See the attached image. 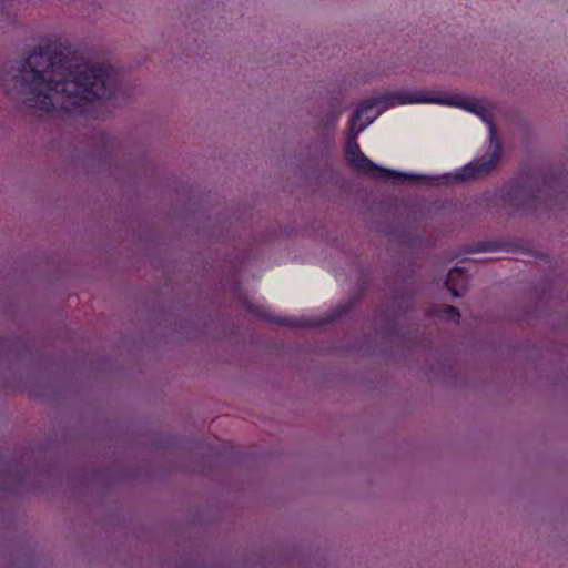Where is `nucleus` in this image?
Returning a JSON list of instances; mask_svg holds the SVG:
<instances>
[{
    "instance_id": "obj_1",
    "label": "nucleus",
    "mask_w": 568,
    "mask_h": 568,
    "mask_svg": "<svg viewBox=\"0 0 568 568\" xmlns=\"http://www.w3.org/2000/svg\"><path fill=\"white\" fill-rule=\"evenodd\" d=\"M7 97L19 113L41 120L57 111H82L95 102L122 103L120 74L104 64L89 65L51 44L36 48L1 78Z\"/></svg>"
},
{
    "instance_id": "obj_2",
    "label": "nucleus",
    "mask_w": 568,
    "mask_h": 568,
    "mask_svg": "<svg viewBox=\"0 0 568 568\" xmlns=\"http://www.w3.org/2000/svg\"><path fill=\"white\" fill-rule=\"evenodd\" d=\"M568 200L567 175L559 173L544 178L532 172H520L500 190L501 206L509 213H529L548 206L551 200Z\"/></svg>"
},
{
    "instance_id": "obj_3",
    "label": "nucleus",
    "mask_w": 568,
    "mask_h": 568,
    "mask_svg": "<svg viewBox=\"0 0 568 568\" xmlns=\"http://www.w3.org/2000/svg\"><path fill=\"white\" fill-rule=\"evenodd\" d=\"M438 104L457 106L478 115L489 129V152L463 166L455 173L454 180L462 182L487 175L496 168L501 156L500 143L493 113L480 101L466 98L463 94H454L447 98L439 97Z\"/></svg>"
},
{
    "instance_id": "obj_4",
    "label": "nucleus",
    "mask_w": 568,
    "mask_h": 568,
    "mask_svg": "<svg viewBox=\"0 0 568 568\" xmlns=\"http://www.w3.org/2000/svg\"><path fill=\"white\" fill-rule=\"evenodd\" d=\"M85 145L88 150L83 154L78 152L69 156L73 162L80 161L88 170H110L122 150L116 134L97 129L91 132Z\"/></svg>"
},
{
    "instance_id": "obj_5",
    "label": "nucleus",
    "mask_w": 568,
    "mask_h": 568,
    "mask_svg": "<svg viewBox=\"0 0 568 568\" xmlns=\"http://www.w3.org/2000/svg\"><path fill=\"white\" fill-rule=\"evenodd\" d=\"M347 164L361 174L374 180L393 181L398 183L430 182L434 178L420 174H409L375 164L361 150L356 139L347 138L345 144Z\"/></svg>"
},
{
    "instance_id": "obj_6",
    "label": "nucleus",
    "mask_w": 568,
    "mask_h": 568,
    "mask_svg": "<svg viewBox=\"0 0 568 568\" xmlns=\"http://www.w3.org/2000/svg\"><path fill=\"white\" fill-rule=\"evenodd\" d=\"M30 354L31 349L24 338L11 343L0 337V367L6 365L14 378L22 379L20 364L24 363Z\"/></svg>"
},
{
    "instance_id": "obj_7",
    "label": "nucleus",
    "mask_w": 568,
    "mask_h": 568,
    "mask_svg": "<svg viewBox=\"0 0 568 568\" xmlns=\"http://www.w3.org/2000/svg\"><path fill=\"white\" fill-rule=\"evenodd\" d=\"M354 306V302L349 301L345 304L338 305L336 308L332 310L327 313L326 317L322 321H313L307 318H292L286 317L285 324L286 328L288 327H317L323 326L325 324L333 323L343 316H345L347 313L351 312V310Z\"/></svg>"
},
{
    "instance_id": "obj_8",
    "label": "nucleus",
    "mask_w": 568,
    "mask_h": 568,
    "mask_svg": "<svg viewBox=\"0 0 568 568\" xmlns=\"http://www.w3.org/2000/svg\"><path fill=\"white\" fill-rule=\"evenodd\" d=\"M27 473L20 464L0 466V491H19Z\"/></svg>"
},
{
    "instance_id": "obj_9",
    "label": "nucleus",
    "mask_w": 568,
    "mask_h": 568,
    "mask_svg": "<svg viewBox=\"0 0 568 568\" xmlns=\"http://www.w3.org/2000/svg\"><path fill=\"white\" fill-rule=\"evenodd\" d=\"M389 98L393 99L390 104H413V103H436L439 102V97L433 95L423 90H403L389 92Z\"/></svg>"
},
{
    "instance_id": "obj_10",
    "label": "nucleus",
    "mask_w": 568,
    "mask_h": 568,
    "mask_svg": "<svg viewBox=\"0 0 568 568\" xmlns=\"http://www.w3.org/2000/svg\"><path fill=\"white\" fill-rule=\"evenodd\" d=\"M373 109V103L359 102L355 109L352 118L348 121V135L349 139H356L358 135L374 122L376 116H367L366 121L362 122V118Z\"/></svg>"
},
{
    "instance_id": "obj_11",
    "label": "nucleus",
    "mask_w": 568,
    "mask_h": 568,
    "mask_svg": "<svg viewBox=\"0 0 568 568\" xmlns=\"http://www.w3.org/2000/svg\"><path fill=\"white\" fill-rule=\"evenodd\" d=\"M468 275L465 268L454 267L447 274L445 286L454 297H462L466 292Z\"/></svg>"
},
{
    "instance_id": "obj_12",
    "label": "nucleus",
    "mask_w": 568,
    "mask_h": 568,
    "mask_svg": "<svg viewBox=\"0 0 568 568\" xmlns=\"http://www.w3.org/2000/svg\"><path fill=\"white\" fill-rule=\"evenodd\" d=\"M243 304L245 306V310L248 313H251L254 317L271 324L284 325V317L272 316L263 306L255 305L248 300H244Z\"/></svg>"
},
{
    "instance_id": "obj_13",
    "label": "nucleus",
    "mask_w": 568,
    "mask_h": 568,
    "mask_svg": "<svg viewBox=\"0 0 568 568\" xmlns=\"http://www.w3.org/2000/svg\"><path fill=\"white\" fill-rule=\"evenodd\" d=\"M341 115H342L341 109L335 108V109L327 111L321 121V126H322L323 131L328 132V133L332 132L335 129L336 123L338 122Z\"/></svg>"
},
{
    "instance_id": "obj_14",
    "label": "nucleus",
    "mask_w": 568,
    "mask_h": 568,
    "mask_svg": "<svg viewBox=\"0 0 568 568\" xmlns=\"http://www.w3.org/2000/svg\"><path fill=\"white\" fill-rule=\"evenodd\" d=\"M392 101L393 99L389 98V92H387L376 98L363 100L362 102L373 103V108L381 106L377 114L375 115L377 118L385 110L395 106L394 104H390Z\"/></svg>"
},
{
    "instance_id": "obj_15",
    "label": "nucleus",
    "mask_w": 568,
    "mask_h": 568,
    "mask_svg": "<svg viewBox=\"0 0 568 568\" xmlns=\"http://www.w3.org/2000/svg\"><path fill=\"white\" fill-rule=\"evenodd\" d=\"M442 308L445 317L453 320L455 322L459 321L460 312L457 307L452 305H444Z\"/></svg>"
},
{
    "instance_id": "obj_16",
    "label": "nucleus",
    "mask_w": 568,
    "mask_h": 568,
    "mask_svg": "<svg viewBox=\"0 0 568 568\" xmlns=\"http://www.w3.org/2000/svg\"><path fill=\"white\" fill-rule=\"evenodd\" d=\"M505 248V244L501 242H485L478 247V251L483 252H495Z\"/></svg>"
},
{
    "instance_id": "obj_17",
    "label": "nucleus",
    "mask_w": 568,
    "mask_h": 568,
    "mask_svg": "<svg viewBox=\"0 0 568 568\" xmlns=\"http://www.w3.org/2000/svg\"><path fill=\"white\" fill-rule=\"evenodd\" d=\"M449 181V178L447 175L445 176H442V178H436V183L435 184H442L444 182H448ZM430 184H434L433 182Z\"/></svg>"
},
{
    "instance_id": "obj_18",
    "label": "nucleus",
    "mask_w": 568,
    "mask_h": 568,
    "mask_svg": "<svg viewBox=\"0 0 568 568\" xmlns=\"http://www.w3.org/2000/svg\"><path fill=\"white\" fill-rule=\"evenodd\" d=\"M186 568H202L200 565L195 564V565H192L190 567H186Z\"/></svg>"
},
{
    "instance_id": "obj_19",
    "label": "nucleus",
    "mask_w": 568,
    "mask_h": 568,
    "mask_svg": "<svg viewBox=\"0 0 568 568\" xmlns=\"http://www.w3.org/2000/svg\"><path fill=\"white\" fill-rule=\"evenodd\" d=\"M12 565H13V566H17V567H19V568H20V564H19L17 560H13V561H12Z\"/></svg>"
},
{
    "instance_id": "obj_20",
    "label": "nucleus",
    "mask_w": 568,
    "mask_h": 568,
    "mask_svg": "<svg viewBox=\"0 0 568 568\" xmlns=\"http://www.w3.org/2000/svg\"><path fill=\"white\" fill-rule=\"evenodd\" d=\"M285 560H286V565L288 564V556L286 555L285 557Z\"/></svg>"
}]
</instances>
